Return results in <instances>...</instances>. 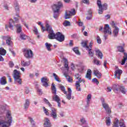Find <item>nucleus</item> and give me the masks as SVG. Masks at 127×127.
Here are the masks:
<instances>
[{"mask_svg": "<svg viewBox=\"0 0 127 127\" xmlns=\"http://www.w3.org/2000/svg\"><path fill=\"white\" fill-rule=\"evenodd\" d=\"M9 23V28H11L12 30H13V26H15L17 29L16 32L17 34H20L21 33H23V32H22V28H21V26L20 24H14V22L12 19H10Z\"/></svg>", "mask_w": 127, "mask_h": 127, "instance_id": "obj_3", "label": "nucleus"}, {"mask_svg": "<svg viewBox=\"0 0 127 127\" xmlns=\"http://www.w3.org/2000/svg\"><path fill=\"white\" fill-rule=\"evenodd\" d=\"M30 100L29 99H26L24 104V109L27 110L29 107Z\"/></svg>", "mask_w": 127, "mask_h": 127, "instance_id": "obj_21", "label": "nucleus"}, {"mask_svg": "<svg viewBox=\"0 0 127 127\" xmlns=\"http://www.w3.org/2000/svg\"><path fill=\"white\" fill-rule=\"evenodd\" d=\"M0 84L3 86L7 84V82L6 81V77L3 76L1 77L0 79Z\"/></svg>", "mask_w": 127, "mask_h": 127, "instance_id": "obj_18", "label": "nucleus"}, {"mask_svg": "<svg viewBox=\"0 0 127 127\" xmlns=\"http://www.w3.org/2000/svg\"><path fill=\"white\" fill-rule=\"evenodd\" d=\"M25 93L26 94H29V89H28V87H26L25 88Z\"/></svg>", "mask_w": 127, "mask_h": 127, "instance_id": "obj_62", "label": "nucleus"}, {"mask_svg": "<svg viewBox=\"0 0 127 127\" xmlns=\"http://www.w3.org/2000/svg\"><path fill=\"white\" fill-rule=\"evenodd\" d=\"M99 72H100L97 69H95L93 72L95 76H96L97 75H98Z\"/></svg>", "mask_w": 127, "mask_h": 127, "instance_id": "obj_59", "label": "nucleus"}, {"mask_svg": "<svg viewBox=\"0 0 127 127\" xmlns=\"http://www.w3.org/2000/svg\"><path fill=\"white\" fill-rule=\"evenodd\" d=\"M119 125L120 126V127H127L126 124H125V121L123 119L120 120L119 122Z\"/></svg>", "mask_w": 127, "mask_h": 127, "instance_id": "obj_39", "label": "nucleus"}, {"mask_svg": "<svg viewBox=\"0 0 127 127\" xmlns=\"http://www.w3.org/2000/svg\"><path fill=\"white\" fill-rule=\"evenodd\" d=\"M85 78L86 79H88V80H91L92 79V76H91V74H86Z\"/></svg>", "mask_w": 127, "mask_h": 127, "instance_id": "obj_56", "label": "nucleus"}, {"mask_svg": "<svg viewBox=\"0 0 127 127\" xmlns=\"http://www.w3.org/2000/svg\"><path fill=\"white\" fill-rule=\"evenodd\" d=\"M92 83H96V85H99L100 82L97 78H95L92 79Z\"/></svg>", "mask_w": 127, "mask_h": 127, "instance_id": "obj_52", "label": "nucleus"}, {"mask_svg": "<svg viewBox=\"0 0 127 127\" xmlns=\"http://www.w3.org/2000/svg\"><path fill=\"white\" fill-rule=\"evenodd\" d=\"M94 64H96V65H99V66L101 65V62L97 59H94Z\"/></svg>", "mask_w": 127, "mask_h": 127, "instance_id": "obj_50", "label": "nucleus"}, {"mask_svg": "<svg viewBox=\"0 0 127 127\" xmlns=\"http://www.w3.org/2000/svg\"><path fill=\"white\" fill-rule=\"evenodd\" d=\"M6 43L8 46H11V44L12 42H11V40L10 39H8L6 40Z\"/></svg>", "mask_w": 127, "mask_h": 127, "instance_id": "obj_47", "label": "nucleus"}, {"mask_svg": "<svg viewBox=\"0 0 127 127\" xmlns=\"http://www.w3.org/2000/svg\"><path fill=\"white\" fill-rule=\"evenodd\" d=\"M80 83H82V79H81V78H78V80L77 81H76L75 85L76 86H78V87H80L81 86Z\"/></svg>", "mask_w": 127, "mask_h": 127, "instance_id": "obj_48", "label": "nucleus"}, {"mask_svg": "<svg viewBox=\"0 0 127 127\" xmlns=\"http://www.w3.org/2000/svg\"><path fill=\"white\" fill-rule=\"evenodd\" d=\"M6 54V51L3 48H0V55L4 56Z\"/></svg>", "mask_w": 127, "mask_h": 127, "instance_id": "obj_32", "label": "nucleus"}, {"mask_svg": "<svg viewBox=\"0 0 127 127\" xmlns=\"http://www.w3.org/2000/svg\"><path fill=\"white\" fill-rule=\"evenodd\" d=\"M66 99H67V100H71V99L72 98V94L68 93L66 95Z\"/></svg>", "mask_w": 127, "mask_h": 127, "instance_id": "obj_53", "label": "nucleus"}, {"mask_svg": "<svg viewBox=\"0 0 127 127\" xmlns=\"http://www.w3.org/2000/svg\"><path fill=\"white\" fill-rule=\"evenodd\" d=\"M94 64H96V65H99V66L101 65V62L97 59H94Z\"/></svg>", "mask_w": 127, "mask_h": 127, "instance_id": "obj_49", "label": "nucleus"}, {"mask_svg": "<svg viewBox=\"0 0 127 127\" xmlns=\"http://www.w3.org/2000/svg\"><path fill=\"white\" fill-rule=\"evenodd\" d=\"M119 27H118L117 26H115V29L113 31V33L114 34L115 37H117V36H118V35L119 34Z\"/></svg>", "mask_w": 127, "mask_h": 127, "instance_id": "obj_27", "label": "nucleus"}, {"mask_svg": "<svg viewBox=\"0 0 127 127\" xmlns=\"http://www.w3.org/2000/svg\"><path fill=\"white\" fill-rule=\"evenodd\" d=\"M13 77L15 83H17L19 85H21L22 84V79L20 76V71H18L17 69H14L13 71Z\"/></svg>", "mask_w": 127, "mask_h": 127, "instance_id": "obj_4", "label": "nucleus"}, {"mask_svg": "<svg viewBox=\"0 0 127 127\" xmlns=\"http://www.w3.org/2000/svg\"><path fill=\"white\" fill-rule=\"evenodd\" d=\"M127 60V53H124V59L122 60L121 65H125L126 61Z\"/></svg>", "mask_w": 127, "mask_h": 127, "instance_id": "obj_29", "label": "nucleus"}, {"mask_svg": "<svg viewBox=\"0 0 127 127\" xmlns=\"http://www.w3.org/2000/svg\"><path fill=\"white\" fill-rule=\"evenodd\" d=\"M75 9H71L70 11H66L65 13V19H69L71 15H75Z\"/></svg>", "mask_w": 127, "mask_h": 127, "instance_id": "obj_9", "label": "nucleus"}, {"mask_svg": "<svg viewBox=\"0 0 127 127\" xmlns=\"http://www.w3.org/2000/svg\"><path fill=\"white\" fill-rule=\"evenodd\" d=\"M122 74H123V70L121 69L116 70L114 74L115 78H117L118 80H120V79H121V75H122Z\"/></svg>", "mask_w": 127, "mask_h": 127, "instance_id": "obj_14", "label": "nucleus"}, {"mask_svg": "<svg viewBox=\"0 0 127 127\" xmlns=\"http://www.w3.org/2000/svg\"><path fill=\"white\" fill-rule=\"evenodd\" d=\"M87 51L88 52V55H89V57H94V55H95V54L94 53V50H92V49H90V48H89V49H88Z\"/></svg>", "mask_w": 127, "mask_h": 127, "instance_id": "obj_23", "label": "nucleus"}, {"mask_svg": "<svg viewBox=\"0 0 127 127\" xmlns=\"http://www.w3.org/2000/svg\"><path fill=\"white\" fill-rule=\"evenodd\" d=\"M104 33L105 34L104 37L105 38V40H107V33H109V34H112V32L110 31V26L109 24H106L104 28Z\"/></svg>", "mask_w": 127, "mask_h": 127, "instance_id": "obj_11", "label": "nucleus"}, {"mask_svg": "<svg viewBox=\"0 0 127 127\" xmlns=\"http://www.w3.org/2000/svg\"><path fill=\"white\" fill-rule=\"evenodd\" d=\"M50 117L53 118V120H57V113L55 108H52Z\"/></svg>", "mask_w": 127, "mask_h": 127, "instance_id": "obj_13", "label": "nucleus"}, {"mask_svg": "<svg viewBox=\"0 0 127 127\" xmlns=\"http://www.w3.org/2000/svg\"><path fill=\"white\" fill-rule=\"evenodd\" d=\"M44 127H51L52 125H51V123L50 122V120L49 119L46 118L45 119V122L44 123Z\"/></svg>", "mask_w": 127, "mask_h": 127, "instance_id": "obj_15", "label": "nucleus"}, {"mask_svg": "<svg viewBox=\"0 0 127 127\" xmlns=\"http://www.w3.org/2000/svg\"><path fill=\"white\" fill-rule=\"evenodd\" d=\"M82 2L85 3V4H89L90 1L89 0H82Z\"/></svg>", "mask_w": 127, "mask_h": 127, "instance_id": "obj_57", "label": "nucleus"}, {"mask_svg": "<svg viewBox=\"0 0 127 127\" xmlns=\"http://www.w3.org/2000/svg\"><path fill=\"white\" fill-rule=\"evenodd\" d=\"M119 90L121 91L122 94H126V93H127V90L126 89L125 86H120Z\"/></svg>", "mask_w": 127, "mask_h": 127, "instance_id": "obj_33", "label": "nucleus"}, {"mask_svg": "<svg viewBox=\"0 0 127 127\" xmlns=\"http://www.w3.org/2000/svg\"><path fill=\"white\" fill-rule=\"evenodd\" d=\"M101 101L102 106L103 107V108L105 109L106 112H107V114H111V113H112V111H111V109L110 108L109 104L105 102V99L101 98Z\"/></svg>", "mask_w": 127, "mask_h": 127, "instance_id": "obj_7", "label": "nucleus"}, {"mask_svg": "<svg viewBox=\"0 0 127 127\" xmlns=\"http://www.w3.org/2000/svg\"><path fill=\"white\" fill-rule=\"evenodd\" d=\"M105 123L106 124V125L108 126V127H110V126H111V118L110 117H106L105 118Z\"/></svg>", "mask_w": 127, "mask_h": 127, "instance_id": "obj_25", "label": "nucleus"}, {"mask_svg": "<svg viewBox=\"0 0 127 127\" xmlns=\"http://www.w3.org/2000/svg\"><path fill=\"white\" fill-rule=\"evenodd\" d=\"M96 77H97V78H98V79L101 78V77H102V74L101 73V72H99L97 75H96Z\"/></svg>", "mask_w": 127, "mask_h": 127, "instance_id": "obj_64", "label": "nucleus"}, {"mask_svg": "<svg viewBox=\"0 0 127 127\" xmlns=\"http://www.w3.org/2000/svg\"><path fill=\"white\" fill-rule=\"evenodd\" d=\"M65 77L66 80H67L68 82H69L70 83L73 82V79H72V78H71L69 75L65 74Z\"/></svg>", "mask_w": 127, "mask_h": 127, "instance_id": "obj_46", "label": "nucleus"}, {"mask_svg": "<svg viewBox=\"0 0 127 127\" xmlns=\"http://www.w3.org/2000/svg\"><path fill=\"white\" fill-rule=\"evenodd\" d=\"M8 65H9V67H10V68H13V67L14 66V64L12 61H10L9 62Z\"/></svg>", "mask_w": 127, "mask_h": 127, "instance_id": "obj_54", "label": "nucleus"}, {"mask_svg": "<svg viewBox=\"0 0 127 127\" xmlns=\"http://www.w3.org/2000/svg\"><path fill=\"white\" fill-rule=\"evenodd\" d=\"M60 89L63 92L64 94H65V95H67V92L66 91V90L65 89V87L63 85H61L60 86Z\"/></svg>", "mask_w": 127, "mask_h": 127, "instance_id": "obj_41", "label": "nucleus"}, {"mask_svg": "<svg viewBox=\"0 0 127 127\" xmlns=\"http://www.w3.org/2000/svg\"><path fill=\"white\" fill-rule=\"evenodd\" d=\"M21 64L23 67H28L30 65V61L26 62H24V61H22Z\"/></svg>", "mask_w": 127, "mask_h": 127, "instance_id": "obj_20", "label": "nucleus"}, {"mask_svg": "<svg viewBox=\"0 0 127 127\" xmlns=\"http://www.w3.org/2000/svg\"><path fill=\"white\" fill-rule=\"evenodd\" d=\"M55 38L60 42H63V41L65 40V36L60 32H58L56 33Z\"/></svg>", "mask_w": 127, "mask_h": 127, "instance_id": "obj_8", "label": "nucleus"}, {"mask_svg": "<svg viewBox=\"0 0 127 127\" xmlns=\"http://www.w3.org/2000/svg\"><path fill=\"white\" fill-rule=\"evenodd\" d=\"M97 41L98 44H101L102 43V40H101V38H100V36H97Z\"/></svg>", "mask_w": 127, "mask_h": 127, "instance_id": "obj_55", "label": "nucleus"}, {"mask_svg": "<svg viewBox=\"0 0 127 127\" xmlns=\"http://www.w3.org/2000/svg\"><path fill=\"white\" fill-rule=\"evenodd\" d=\"M80 125L81 126H85L87 125V121H86L85 118H82L80 119Z\"/></svg>", "mask_w": 127, "mask_h": 127, "instance_id": "obj_37", "label": "nucleus"}, {"mask_svg": "<svg viewBox=\"0 0 127 127\" xmlns=\"http://www.w3.org/2000/svg\"><path fill=\"white\" fill-rule=\"evenodd\" d=\"M41 81L42 84V86H43V87H45L46 88L49 87V84H48V82H49V79H48V78L42 77L41 79Z\"/></svg>", "mask_w": 127, "mask_h": 127, "instance_id": "obj_10", "label": "nucleus"}, {"mask_svg": "<svg viewBox=\"0 0 127 127\" xmlns=\"http://www.w3.org/2000/svg\"><path fill=\"white\" fill-rule=\"evenodd\" d=\"M24 56L26 58H32L33 57V53L31 50H25Z\"/></svg>", "mask_w": 127, "mask_h": 127, "instance_id": "obj_12", "label": "nucleus"}, {"mask_svg": "<svg viewBox=\"0 0 127 127\" xmlns=\"http://www.w3.org/2000/svg\"><path fill=\"white\" fill-rule=\"evenodd\" d=\"M45 45L47 48V50L48 51H52V49H51V46H52V45L51 44H49L48 43H46L45 44Z\"/></svg>", "mask_w": 127, "mask_h": 127, "instance_id": "obj_30", "label": "nucleus"}, {"mask_svg": "<svg viewBox=\"0 0 127 127\" xmlns=\"http://www.w3.org/2000/svg\"><path fill=\"white\" fill-rule=\"evenodd\" d=\"M41 28L42 32H44V31H46V28L45 29V27H44V26L41 25Z\"/></svg>", "mask_w": 127, "mask_h": 127, "instance_id": "obj_60", "label": "nucleus"}, {"mask_svg": "<svg viewBox=\"0 0 127 127\" xmlns=\"http://www.w3.org/2000/svg\"><path fill=\"white\" fill-rule=\"evenodd\" d=\"M44 101L45 102V104L48 105L50 108H52V105L49 102V101L47 100L46 98L44 99Z\"/></svg>", "mask_w": 127, "mask_h": 127, "instance_id": "obj_42", "label": "nucleus"}, {"mask_svg": "<svg viewBox=\"0 0 127 127\" xmlns=\"http://www.w3.org/2000/svg\"><path fill=\"white\" fill-rule=\"evenodd\" d=\"M102 14H103V12L104 11V10H107V9H108V4L106 3H104L103 5H102Z\"/></svg>", "mask_w": 127, "mask_h": 127, "instance_id": "obj_35", "label": "nucleus"}, {"mask_svg": "<svg viewBox=\"0 0 127 127\" xmlns=\"http://www.w3.org/2000/svg\"><path fill=\"white\" fill-rule=\"evenodd\" d=\"M92 99V95L88 94L87 97V105L85 106V108H88L90 106V102Z\"/></svg>", "mask_w": 127, "mask_h": 127, "instance_id": "obj_19", "label": "nucleus"}, {"mask_svg": "<svg viewBox=\"0 0 127 127\" xmlns=\"http://www.w3.org/2000/svg\"><path fill=\"white\" fill-rule=\"evenodd\" d=\"M72 38H77L78 37V36L77 35V34H73L71 35Z\"/></svg>", "mask_w": 127, "mask_h": 127, "instance_id": "obj_63", "label": "nucleus"}, {"mask_svg": "<svg viewBox=\"0 0 127 127\" xmlns=\"http://www.w3.org/2000/svg\"><path fill=\"white\" fill-rule=\"evenodd\" d=\"M62 6H63V4H62L61 2H59L58 4L53 5V10L54 11V17L55 19L58 18V16H59V10H60V8H61Z\"/></svg>", "mask_w": 127, "mask_h": 127, "instance_id": "obj_2", "label": "nucleus"}, {"mask_svg": "<svg viewBox=\"0 0 127 127\" xmlns=\"http://www.w3.org/2000/svg\"><path fill=\"white\" fill-rule=\"evenodd\" d=\"M122 46H119L117 47V49L119 52H125V49L123 46H125V43L122 44Z\"/></svg>", "mask_w": 127, "mask_h": 127, "instance_id": "obj_24", "label": "nucleus"}, {"mask_svg": "<svg viewBox=\"0 0 127 127\" xmlns=\"http://www.w3.org/2000/svg\"><path fill=\"white\" fill-rule=\"evenodd\" d=\"M97 4L99 7V10H98V13L99 14H102V1H101V0H97Z\"/></svg>", "mask_w": 127, "mask_h": 127, "instance_id": "obj_16", "label": "nucleus"}, {"mask_svg": "<svg viewBox=\"0 0 127 127\" xmlns=\"http://www.w3.org/2000/svg\"><path fill=\"white\" fill-rule=\"evenodd\" d=\"M53 76L54 77L55 80H56V81L59 82H61V80L59 79V77H58V75L56 74V73H53Z\"/></svg>", "mask_w": 127, "mask_h": 127, "instance_id": "obj_40", "label": "nucleus"}, {"mask_svg": "<svg viewBox=\"0 0 127 127\" xmlns=\"http://www.w3.org/2000/svg\"><path fill=\"white\" fill-rule=\"evenodd\" d=\"M37 92L39 93V95H42V89L38 88Z\"/></svg>", "mask_w": 127, "mask_h": 127, "instance_id": "obj_61", "label": "nucleus"}, {"mask_svg": "<svg viewBox=\"0 0 127 127\" xmlns=\"http://www.w3.org/2000/svg\"><path fill=\"white\" fill-rule=\"evenodd\" d=\"M119 123L120 121L117 118L115 119L113 127H119Z\"/></svg>", "mask_w": 127, "mask_h": 127, "instance_id": "obj_38", "label": "nucleus"}, {"mask_svg": "<svg viewBox=\"0 0 127 127\" xmlns=\"http://www.w3.org/2000/svg\"><path fill=\"white\" fill-rule=\"evenodd\" d=\"M84 65H80L78 66V70L79 73H83V71H84Z\"/></svg>", "mask_w": 127, "mask_h": 127, "instance_id": "obj_44", "label": "nucleus"}, {"mask_svg": "<svg viewBox=\"0 0 127 127\" xmlns=\"http://www.w3.org/2000/svg\"><path fill=\"white\" fill-rule=\"evenodd\" d=\"M14 6L16 11H18L19 10V5H18V3H17V2H14Z\"/></svg>", "mask_w": 127, "mask_h": 127, "instance_id": "obj_43", "label": "nucleus"}, {"mask_svg": "<svg viewBox=\"0 0 127 127\" xmlns=\"http://www.w3.org/2000/svg\"><path fill=\"white\" fill-rule=\"evenodd\" d=\"M63 25L64 26H70V25H71V23L69 21L65 20L64 22L63 23Z\"/></svg>", "mask_w": 127, "mask_h": 127, "instance_id": "obj_45", "label": "nucleus"}, {"mask_svg": "<svg viewBox=\"0 0 127 127\" xmlns=\"http://www.w3.org/2000/svg\"><path fill=\"white\" fill-rule=\"evenodd\" d=\"M51 90L52 93L53 94L54 96H53V100L55 101V102H60V98L57 95V89H56V87L55 86V84L52 83L51 85Z\"/></svg>", "mask_w": 127, "mask_h": 127, "instance_id": "obj_6", "label": "nucleus"}, {"mask_svg": "<svg viewBox=\"0 0 127 127\" xmlns=\"http://www.w3.org/2000/svg\"><path fill=\"white\" fill-rule=\"evenodd\" d=\"M94 51L96 52V56H98V58H100V59H103V53L101 52L100 50L95 48Z\"/></svg>", "mask_w": 127, "mask_h": 127, "instance_id": "obj_17", "label": "nucleus"}, {"mask_svg": "<svg viewBox=\"0 0 127 127\" xmlns=\"http://www.w3.org/2000/svg\"><path fill=\"white\" fill-rule=\"evenodd\" d=\"M121 86L119 85L118 84H114L113 86V89L115 93H117L119 90H120Z\"/></svg>", "mask_w": 127, "mask_h": 127, "instance_id": "obj_22", "label": "nucleus"}, {"mask_svg": "<svg viewBox=\"0 0 127 127\" xmlns=\"http://www.w3.org/2000/svg\"><path fill=\"white\" fill-rule=\"evenodd\" d=\"M81 44L82 47H83L84 48H86V50H88V49H89V46H87V41H82Z\"/></svg>", "mask_w": 127, "mask_h": 127, "instance_id": "obj_26", "label": "nucleus"}, {"mask_svg": "<svg viewBox=\"0 0 127 127\" xmlns=\"http://www.w3.org/2000/svg\"><path fill=\"white\" fill-rule=\"evenodd\" d=\"M72 50L74 52H75V54L77 55H80V52L79 51V48L76 47L72 49Z\"/></svg>", "mask_w": 127, "mask_h": 127, "instance_id": "obj_36", "label": "nucleus"}, {"mask_svg": "<svg viewBox=\"0 0 127 127\" xmlns=\"http://www.w3.org/2000/svg\"><path fill=\"white\" fill-rule=\"evenodd\" d=\"M12 123V117H11V112L9 110H7L6 117L0 116V127H10Z\"/></svg>", "mask_w": 127, "mask_h": 127, "instance_id": "obj_1", "label": "nucleus"}, {"mask_svg": "<svg viewBox=\"0 0 127 127\" xmlns=\"http://www.w3.org/2000/svg\"><path fill=\"white\" fill-rule=\"evenodd\" d=\"M46 31H48L49 33V35H48V37L49 39H54L56 37V34L54 33V32L52 30V27L49 25L48 23H46Z\"/></svg>", "mask_w": 127, "mask_h": 127, "instance_id": "obj_5", "label": "nucleus"}, {"mask_svg": "<svg viewBox=\"0 0 127 127\" xmlns=\"http://www.w3.org/2000/svg\"><path fill=\"white\" fill-rule=\"evenodd\" d=\"M119 90L121 91L122 94H126V93H127V90L126 89L125 86H120Z\"/></svg>", "mask_w": 127, "mask_h": 127, "instance_id": "obj_34", "label": "nucleus"}, {"mask_svg": "<svg viewBox=\"0 0 127 127\" xmlns=\"http://www.w3.org/2000/svg\"><path fill=\"white\" fill-rule=\"evenodd\" d=\"M20 39H21V40H26V39L27 38V36L25 35L24 33H21L20 34Z\"/></svg>", "mask_w": 127, "mask_h": 127, "instance_id": "obj_31", "label": "nucleus"}, {"mask_svg": "<svg viewBox=\"0 0 127 127\" xmlns=\"http://www.w3.org/2000/svg\"><path fill=\"white\" fill-rule=\"evenodd\" d=\"M33 31L34 32L35 34H36V35H37V34H38V30H37V28H35V27H34Z\"/></svg>", "mask_w": 127, "mask_h": 127, "instance_id": "obj_58", "label": "nucleus"}, {"mask_svg": "<svg viewBox=\"0 0 127 127\" xmlns=\"http://www.w3.org/2000/svg\"><path fill=\"white\" fill-rule=\"evenodd\" d=\"M28 119L32 125V127H36L35 126V121H34L33 118L31 117H28Z\"/></svg>", "mask_w": 127, "mask_h": 127, "instance_id": "obj_28", "label": "nucleus"}, {"mask_svg": "<svg viewBox=\"0 0 127 127\" xmlns=\"http://www.w3.org/2000/svg\"><path fill=\"white\" fill-rule=\"evenodd\" d=\"M43 109L44 110V112L45 115H46V116H49V113L48 112V110L46 109V108H45V107H43Z\"/></svg>", "mask_w": 127, "mask_h": 127, "instance_id": "obj_51", "label": "nucleus"}]
</instances>
